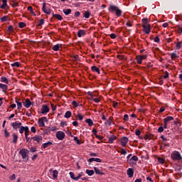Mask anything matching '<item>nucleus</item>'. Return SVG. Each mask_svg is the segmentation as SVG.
Instances as JSON below:
<instances>
[{
	"mask_svg": "<svg viewBox=\"0 0 182 182\" xmlns=\"http://www.w3.org/2000/svg\"><path fill=\"white\" fill-rule=\"evenodd\" d=\"M171 157L173 160H181V155L178 152L173 153Z\"/></svg>",
	"mask_w": 182,
	"mask_h": 182,
	"instance_id": "4",
	"label": "nucleus"
},
{
	"mask_svg": "<svg viewBox=\"0 0 182 182\" xmlns=\"http://www.w3.org/2000/svg\"><path fill=\"white\" fill-rule=\"evenodd\" d=\"M1 22H6L8 21V16H4L1 18Z\"/></svg>",
	"mask_w": 182,
	"mask_h": 182,
	"instance_id": "46",
	"label": "nucleus"
},
{
	"mask_svg": "<svg viewBox=\"0 0 182 182\" xmlns=\"http://www.w3.org/2000/svg\"><path fill=\"white\" fill-rule=\"evenodd\" d=\"M28 11H29L31 12V14H34L33 8H32V6H31L28 7Z\"/></svg>",
	"mask_w": 182,
	"mask_h": 182,
	"instance_id": "51",
	"label": "nucleus"
},
{
	"mask_svg": "<svg viewBox=\"0 0 182 182\" xmlns=\"http://www.w3.org/2000/svg\"><path fill=\"white\" fill-rule=\"evenodd\" d=\"M19 28H25V26H26V23H23V22H21L18 24Z\"/></svg>",
	"mask_w": 182,
	"mask_h": 182,
	"instance_id": "45",
	"label": "nucleus"
},
{
	"mask_svg": "<svg viewBox=\"0 0 182 182\" xmlns=\"http://www.w3.org/2000/svg\"><path fill=\"white\" fill-rule=\"evenodd\" d=\"M112 123H113V117H110L105 122V126H112Z\"/></svg>",
	"mask_w": 182,
	"mask_h": 182,
	"instance_id": "13",
	"label": "nucleus"
},
{
	"mask_svg": "<svg viewBox=\"0 0 182 182\" xmlns=\"http://www.w3.org/2000/svg\"><path fill=\"white\" fill-rule=\"evenodd\" d=\"M8 31L9 32H12V31H14V27L12 26H9L8 27Z\"/></svg>",
	"mask_w": 182,
	"mask_h": 182,
	"instance_id": "58",
	"label": "nucleus"
},
{
	"mask_svg": "<svg viewBox=\"0 0 182 182\" xmlns=\"http://www.w3.org/2000/svg\"><path fill=\"white\" fill-rule=\"evenodd\" d=\"M1 82H2L3 83H6V85L9 83V80H8V78H6V77H1Z\"/></svg>",
	"mask_w": 182,
	"mask_h": 182,
	"instance_id": "25",
	"label": "nucleus"
},
{
	"mask_svg": "<svg viewBox=\"0 0 182 182\" xmlns=\"http://www.w3.org/2000/svg\"><path fill=\"white\" fill-rule=\"evenodd\" d=\"M85 122H86V123L88 124V126H90V127H92V125L93 124V121L90 119H87L85 120Z\"/></svg>",
	"mask_w": 182,
	"mask_h": 182,
	"instance_id": "35",
	"label": "nucleus"
},
{
	"mask_svg": "<svg viewBox=\"0 0 182 182\" xmlns=\"http://www.w3.org/2000/svg\"><path fill=\"white\" fill-rule=\"evenodd\" d=\"M70 177L72 178V180H75L76 181V177L75 176V173L73 172H70Z\"/></svg>",
	"mask_w": 182,
	"mask_h": 182,
	"instance_id": "39",
	"label": "nucleus"
},
{
	"mask_svg": "<svg viewBox=\"0 0 182 182\" xmlns=\"http://www.w3.org/2000/svg\"><path fill=\"white\" fill-rule=\"evenodd\" d=\"M129 141V139L126 136H124L121 139L120 143L122 147H125L126 144H127V142Z\"/></svg>",
	"mask_w": 182,
	"mask_h": 182,
	"instance_id": "8",
	"label": "nucleus"
},
{
	"mask_svg": "<svg viewBox=\"0 0 182 182\" xmlns=\"http://www.w3.org/2000/svg\"><path fill=\"white\" fill-rule=\"evenodd\" d=\"M136 59L137 63H139V65H141V63L143 62V59L141 58V55H137L136 57Z\"/></svg>",
	"mask_w": 182,
	"mask_h": 182,
	"instance_id": "23",
	"label": "nucleus"
},
{
	"mask_svg": "<svg viewBox=\"0 0 182 182\" xmlns=\"http://www.w3.org/2000/svg\"><path fill=\"white\" fill-rule=\"evenodd\" d=\"M32 140H33L34 141H37V143H41L42 141V136H35L32 137Z\"/></svg>",
	"mask_w": 182,
	"mask_h": 182,
	"instance_id": "12",
	"label": "nucleus"
},
{
	"mask_svg": "<svg viewBox=\"0 0 182 182\" xmlns=\"http://www.w3.org/2000/svg\"><path fill=\"white\" fill-rule=\"evenodd\" d=\"M84 16L85 18H86V19H89V18H90V11H85L84 14Z\"/></svg>",
	"mask_w": 182,
	"mask_h": 182,
	"instance_id": "33",
	"label": "nucleus"
},
{
	"mask_svg": "<svg viewBox=\"0 0 182 182\" xmlns=\"http://www.w3.org/2000/svg\"><path fill=\"white\" fill-rule=\"evenodd\" d=\"M25 137H28L29 136V127H26V130L24 131Z\"/></svg>",
	"mask_w": 182,
	"mask_h": 182,
	"instance_id": "36",
	"label": "nucleus"
},
{
	"mask_svg": "<svg viewBox=\"0 0 182 182\" xmlns=\"http://www.w3.org/2000/svg\"><path fill=\"white\" fill-rule=\"evenodd\" d=\"M171 60H174V59H177V58H178V55H177V54L173 53L171 55Z\"/></svg>",
	"mask_w": 182,
	"mask_h": 182,
	"instance_id": "40",
	"label": "nucleus"
},
{
	"mask_svg": "<svg viewBox=\"0 0 182 182\" xmlns=\"http://www.w3.org/2000/svg\"><path fill=\"white\" fill-rule=\"evenodd\" d=\"M72 105L74 106V107H77L79 106V103H77L76 101H73Z\"/></svg>",
	"mask_w": 182,
	"mask_h": 182,
	"instance_id": "48",
	"label": "nucleus"
},
{
	"mask_svg": "<svg viewBox=\"0 0 182 182\" xmlns=\"http://www.w3.org/2000/svg\"><path fill=\"white\" fill-rule=\"evenodd\" d=\"M109 36L111 39H116V38L117 37L114 33L110 34Z\"/></svg>",
	"mask_w": 182,
	"mask_h": 182,
	"instance_id": "53",
	"label": "nucleus"
},
{
	"mask_svg": "<svg viewBox=\"0 0 182 182\" xmlns=\"http://www.w3.org/2000/svg\"><path fill=\"white\" fill-rule=\"evenodd\" d=\"M91 70H92V72H96L98 75H100V70L95 65L91 67Z\"/></svg>",
	"mask_w": 182,
	"mask_h": 182,
	"instance_id": "19",
	"label": "nucleus"
},
{
	"mask_svg": "<svg viewBox=\"0 0 182 182\" xmlns=\"http://www.w3.org/2000/svg\"><path fill=\"white\" fill-rule=\"evenodd\" d=\"M4 134L6 137H9V132H6V129L4 130Z\"/></svg>",
	"mask_w": 182,
	"mask_h": 182,
	"instance_id": "63",
	"label": "nucleus"
},
{
	"mask_svg": "<svg viewBox=\"0 0 182 182\" xmlns=\"http://www.w3.org/2000/svg\"><path fill=\"white\" fill-rule=\"evenodd\" d=\"M181 47H182V41H179L176 43V49L178 50V49H181Z\"/></svg>",
	"mask_w": 182,
	"mask_h": 182,
	"instance_id": "26",
	"label": "nucleus"
},
{
	"mask_svg": "<svg viewBox=\"0 0 182 182\" xmlns=\"http://www.w3.org/2000/svg\"><path fill=\"white\" fill-rule=\"evenodd\" d=\"M11 66H12L13 68H19V66H21V63H19V62H16V63H11Z\"/></svg>",
	"mask_w": 182,
	"mask_h": 182,
	"instance_id": "30",
	"label": "nucleus"
},
{
	"mask_svg": "<svg viewBox=\"0 0 182 182\" xmlns=\"http://www.w3.org/2000/svg\"><path fill=\"white\" fill-rule=\"evenodd\" d=\"M82 173H80L78 175H77V176H76V181H77V180H79V178H80V177H82Z\"/></svg>",
	"mask_w": 182,
	"mask_h": 182,
	"instance_id": "55",
	"label": "nucleus"
},
{
	"mask_svg": "<svg viewBox=\"0 0 182 182\" xmlns=\"http://www.w3.org/2000/svg\"><path fill=\"white\" fill-rule=\"evenodd\" d=\"M42 10L44 14L50 15V9L46 8V3H43Z\"/></svg>",
	"mask_w": 182,
	"mask_h": 182,
	"instance_id": "7",
	"label": "nucleus"
},
{
	"mask_svg": "<svg viewBox=\"0 0 182 182\" xmlns=\"http://www.w3.org/2000/svg\"><path fill=\"white\" fill-rule=\"evenodd\" d=\"M114 140H116V136L112 135L111 136L109 139H108V143H109L110 144H112L113 143V141H114Z\"/></svg>",
	"mask_w": 182,
	"mask_h": 182,
	"instance_id": "22",
	"label": "nucleus"
},
{
	"mask_svg": "<svg viewBox=\"0 0 182 182\" xmlns=\"http://www.w3.org/2000/svg\"><path fill=\"white\" fill-rule=\"evenodd\" d=\"M95 137L97 139H98V140H103V136H100V135L97 134V136H95Z\"/></svg>",
	"mask_w": 182,
	"mask_h": 182,
	"instance_id": "61",
	"label": "nucleus"
},
{
	"mask_svg": "<svg viewBox=\"0 0 182 182\" xmlns=\"http://www.w3.org/2000/svg\"><path fill=\"white\" fill-rule=\"evenodd\" d=\"M158 161H159V163H160L161 164H164V159L159 158V159H158Z\"/></svg>",
	"mask_w": 182,
	"mask_h": 182,
	"instance_id": "50",
	"label": "nucleus"
},
{
	"mask_svg": "<svg viewBox=\"0 0 182 182\" xmlns=\"http://www.w3.org/2000/svg\"><path fill=\"white\" fill-rule=\"evenodd\" d=\"M0 89H2L3 92H6L8 90V85L0 83Z\"/></svg>",
	"mask_w": 182,
	"mask_h": 182,
	"instance_id": "18",
	"label": "nucleus"
},
{
	"mask_svg": "<svg viewBox=\"0 0 182 182\" xmlns=\"http://www.w3.org/2000/svg\"><path fill=\"white\" fill-rule=\"evenodd\" d=\"M86 35V31L85 30H80L77 32L78 38H82V36H85Z\"/></svg>",
	"mask_w": 182,
	"mask_h": 182,
	"instance_id": "16",
	"label": "nucleus"
},
{
	"mask_svg": "<svg viewBox=\"0 0 182 182\" xmlns=\"http://www.w3.org/2000/svg\"><path fill=\"white\" fill-rule=\"evenodd\" d=\"M63 12L65 14V15H70V14L72 12V9H63Z\"/></svg>",
	"mask_w": 182,
	"mask_h": 182,
	"instance_id": "28",
	"label": "nucleus"
},
{
	"mask_svg": "<svg viewBox=\"0 0 182 182\" xmlns=\"http://www.w3.org/2000/svg\"><path fill=\"white\" fill-rule=\"evenodd\" d=\"M94 170H95L96 174H100V175L103 174V173L100 171V169H99V168L94 167Z\"/></svg>",
	"mask_w": 182,
	"mask_h": 182,
	"instance_id": "31",
	"label": "nucleus"
},
{
	"mask_svg": "<svg viewBox=\"0 0 182 182\" xmlns=\"http://www.w3.org/2000/svg\"><path fill=\"white\" fill-rule=\"evenodd\" d=\"M171 120H174V117H167L166 118H165L164 119V123H168V122H171Z\"/></svg>",
	"mask_w": 182,
	"mask_h": 182,
	"instance_id": "20",
	"label": "nucleus"
},
{
	"mask_svg": "<svg viewBox=\"0 0 182 182\" xmlns=\"http://www.w3.org/2000/svg\"><path fill=\"white\" fill-rule=\"evenodd\" d=\"M43 23H45V20L41 19L38 23V26H42V25H43Z\"/></svg>",
	"mask_w": 182,
	"mask_h": 182,
	"instance_id": "49",
	"label": "nucleus"
},
{
	"mask_svg": "<svg viewBox=\"0 0 182 182\" xmlns=\"http://www.w3.org/2000/svg\"><path fill=\"white\" fill-rule=\"evenodd\" d=\"M29 154V151H28V149H21L19 151V154H21L22 159H23V160L25 161H28V154Z\"/></svg>",
	"mask_w": 182,
	"mask_h": 182,
	"instance_id": "2",
	"label": "nucleus"
},
{
	"mask_svg": "<svg viewBox=\"0 0 182 182\" xmlns=\"http://www.w3.org/2000/svg\"><path fill=\"white\" fill-rule=\"evenodd\" d=\"M89 163H92V161H96L97 163H102V159L99 158H90L88 160Z\"/></svg>",
	"mask_w": 182,
	"mask_h": 182,
	"instance_id": "14",
	"label": "nucleus"
},
{
	"mask_svg": "<svg viewBox=\"0 0 182 182\" xmlns=\"http://www.w3.org/2000/svg\"><path fill=\"white\" fill-rule=\"evenodd\" d=\"M65 134L62 131H58L56 133V138L58 139V140H63V139H65Z\"/></svg>",
	"mask_w": 182,
	"mask_h": 182,
	"instance_id": "6",
	"label": "nucleus"
},
{
	"mask_svg": "<svg viewBox=\"0 0 182 182\" xmlns=\"http://www.w3.org/2000/svg\"><path fill=\"white\" fill-rule=\"evenodd\" d=\"M131 161H137V160H139V158L137 157V156H134L131 158Z\"/></svg>",
	"mask_w": 182,
	"mask_h": 182,
	"instance_id": "44",
	"label": "nucleus"
},
{
	"mask_svg": "<svg viewBox=\"0 0 182 182\" xmlns=\"http://www.w3.org/2000/svg\"><path fill=\"white\" fill-rule=\"evenodd\" d=\"M72 116V112L70 111H67L65 114V117L66 119H70V117Z\"/></svg>",
	"mask_w": 182,
	"mask_h": 182,
	"instance_id": "32",
	"label": "nucleus"
},
{
	"mask_svg": "<svg viewBox=\"0 0 182 182\" xmlns=\"http://www.w3.org/2000/svg\"><path fill=\"white\" fill-rule=\"evenodd\" d=\"M54 18H56V19H58V21H62L63 19V17H62L60 14H53Z\"/></svg>",
	"mask_w": 182,
	"mask_h": 182,
	"instance_id": "34",
	"label": "nucleus"
},
{
	"mask_svg": "<svg viewBox=\"0 0 182 182\" xmlns=\"http://www.w3.org/2000/svg\"><path fill=\"white\" fill-rule=\"evenodd\" d=\"M164 131V128L163 127H160L159 129H158V132L159 133H162V132Z\"/></svg>",
	"mask_w": 182,
	"mask_h": 182,
	"instance_id": "54",
	"label": "nucleus"
},
{
	"mask_svg": "<svg viewBox=\"0 0 182 182\" xmlns=\"http://www.w3.org/2000/svg\"><path fill=\"white\" fill-rule=\"evenodd\" d=\"M50 171L53 174V179L58 178V174H59V172H58V171H56V170L52 171V169H50Z\"/></svg>",
	"mask_w": 182,
	"mask_h": 182,
	"instance_id": "15",
	"label": "nucleus"
},
{
	"mask_svg": "<svg viewBox=\"0 0 182 182\" xmlns=\"http://www.w3.org/2000/svg\"><path fill=\"white\" fill-rule=\"evenodd\" d=\"M49 113V107L46 105H43L41 107V114H46Z\"/></svg>",
	"mask_w": 182,
	"mask_h": 182,
	"instance_id": "5",
	"label": "nucleus"
},
{
	"mask_svg": "<svg viewBox=\"0 0 182 182\" xmlns=\"http://www.w3.org/2000/svg\"><path fill=\"white\" fill-rule=\"evenodd\" d=\"M85 173H87L88 176H93V174H95V171L87 169Z\"/></svg>",
	"mask_w": 182,
	"mask_h": 182,
	"instance_id": "29",
	"label": "nucleus"
},
{
	"mask_svg": "<svg viewBox=\"0 0 182 182\" xmlns=\"http://www.w3.org/2000/svg\"><path fill=\"white\" fill-rule=\"evenodd\" d=\"M53 144L52 141H48L47 143L43 144V149H48L49 146H52Z\"/></svg>",
	"mask_w": 182,
	"mask_h": 182,
	"instance_id": "21",
	"label": "nucleus"
},
{
	"mask_svg": "<svg viewBox=\"0 0 182 182\" xmlns=\"http://www.w3.org/2000/svg\"><path fill=\"white\" fill-rule=\"evenodd\" d=\"M74 141H76L77 144H82V142L80 141V140H79L77 136L74 137Z\"/></svg>",
	"mask_w": 182,
	"mask_h": 182,
	"instance_id": "41",
	"label": "nucleus"
},
{
	"mask_svg": "<svg viewBox=\"0 0 182 182\" xmlns=\"http://www.w3.org/2000/svg\"><path fill=\"white\" fill-rule=\"evenodd\" d=\"M75 18H77V17L80 16V12H79V11L75 12Z\"/></svg>",
	"mask_w": 182,
	"mask_h": 182,
	"instance_id": "59",
	"label": "nucleus"
},
{
	"mask_svg": "<svg viewBox=\"0 0 182 182\" xmlns=\"http://www.w3.org/2000/svg\"><path fill=\"white\" fill-rule=\"evenodd\" d=\"M16 103H17V107L18 110H21V109H22V102H18V100H16Z\"/></svg>",
	"mask_w": 182,
	"mask_h": 182,
	"instance_id": "38",
	"label": "nucleus"
},
{
	"mask_svg": "<svg viewBox=\"0 0 182 182\" xmlns=\"http://www.w3.org/2000/svg\"><path fill=\"white\" fill-rule=\"evenodd\" d=\"M124 120L125 122H129V115L128 114H124Z\"/></svg>",
	"mask_w": 182,
	"mask_h": 182,
	"instance_id": "52",
	"label": "nucleus"
},
{
	"mask_svg": "<svg viewBox=\"0 0 182 182\" xmlns=\"http://www.w3.org/2000/svg\"><path fill=\"white\" fill-rule=\"evenodd\" d=\"M127 176L131 178L132 177H133L134 172L133 171V168H128L127 171Z\"/></svg>",
	"mask_w": 182,
	"mask_h": 182,
	"instance_id": "11",
	"label": "nucleus"
},
{
	"mask_svg": "<svg viewBox=\"0 0 182 182\" xmlns=\"http://www.w3.org/2000/svg\"><path fill=\"white\" fill-rule=\"evenodd\" d=\"M31 130L32 133H36V128H35V127H32Z\"/></svg>",
	"mask_w": 182,
	"mask_h": 182,
	"instance_id": "60",
	"label": "nucleus"
},
{
	"mask_svg": "<svg viewBox=\"0 0 182 182\" xmlns=\"http://www.w3.org/2000/svg\"><path fill=\"white\" fill-rule=\"evenodd\" d=\"M15 178H16V176H15V174H13L9 177V180H11V181L15 180Z\"/></svg>",
	"mask_w": 182,
	"mask_h": 182,
	"instance_id": "57",
	"label": "nucleus"
},
{
	"mask_svg": "<svg viewBox=\"0 0 182 182\" xmlns=\"http://www.w3.org/2000/svg\"><path fill=\"white\" fill-rule=\"evenodd\" d=\"M120 153H121V154L124 155V154H127V151H126L125 149H122Z\"/></svg>",
	"mask_w": 182,
	"mask_h": 182,
	"instance_id": "64",
	"label": "nucleus"
},
{
	"mask_svg": "<svg viewBox=\"0 0 182 182\" xmlns=\"http://www.w3.org/2000/svg\"><path fill=\"white\" fill-rule=\"evenodd\" d=\"M119 105V103L117 102H113V107H114L116 109V107H117V106Z\"/></svg>",
	"mask_w": 182,
	"mask_h": 182,
	"instance_id": "62",
	"label": "nucleus"
},
{
	"mask_svg": "<svg viewBox=\"0 0 182 182\" xmlns=\"http://www.w3.org/2000/svg\"><path fill=\"white\" fill-rule=\"evenodd\" d=\"M48 119H46V117H43L40 118L38 121L39 127H45V122H47Z\"/></svg>",
	"mask_w": 182,
	"mask_h": 182,
	"instance_id": "3",
	"label": "nucleus"
},
{
	"mask_svg": "<svg viewBox=\"0 0 182 182\" xmlns=\"http://www.w3.org/2000/svg\"><path fill=\"white\" fill-rule=\"evenodd\" d=\"M23 105L24 107H26V109H29V107H31V105H32V102H31V100L29 99H26Z\"/></svg>",
	"mask_w": 182,
	"mask_h": 182,
	"instance_id": "10",
	"label": "nucleus"
},
{
	"mask_svg": "<svg viewBox=\"0 0 182 182\" xmlns=\"http://www.w3.org/2000/svg\"><path fill=\"white\" fill-rule=\"evenodd\" d=\"M117 16H122V10L118 9L117 11L116 12Z\"/></svg>",
	"mask_w": 182,
	"mask_h": 182,
	"instance_id": "47",
	"label": "nucleus"
},
{
	"mask_svg": "<svg viewBox=\"0 0 182 182\" xmlns=\"http://www.w3.org/2000/svg\"><path fill=\"white\" fill-rule=\"evenodd\" d=\"M76 117L78 118V120H83V115H82L80 113H78V114L76 115Z\"/></svg>",
	"mask_w": 182,
	"mask_h": 182,
	"instance_id": "42",
	"label": "nucleus"
},
{
	"mask_svg": "<svg viewBox=\"0 0 182 182\" xmlns=\"http://www.w3.org/2000/svg\"><path fill=\"white\" fill-rule=\"evenodd\" d=\"M60 48H62V45L57 44L53 47V50H55V52L59 50Z\"/></svg>",
	"mask_w": 182,
	"mask_h": 182,
	"instance_id": "24",
	"label": "nucleus"
},
{
	"mask_svg": "<svg viewBox=\"0 0 182 182\" xmlns=\"http://www.w3.org/2000/svg\"><path fill=\"white\" fill-rule=\"evenodd\" d=\"M11 126L13 129H15V130H16V129L21 128V126H22V123L19 122H13L11 124Z\"/></svg>",
	"mask_w": 182,
	"mask_h": 182,
	"instance_id": "9",
	"label": "nucleus"
},
{
	"mask_svg": "<svg viewBox=\"0 0 182 182\" xmlns=\"http://www.w3.org/2000/svg\"><path fill=\"white\" fill-rule=\"evenodd\" d=\"M18 142V135L13 134V143L16 144Z\"/></svg>",
	"mask_w": 182,
	"mask_h": 182,
	"instance_id": "27",
	"label": "nucleus"
},
{
	"mask_svg": "<svg viewBox=\"0 0 182 182\" xmlns=\"http://www.w3.org/2000/svg\"><path fill=\"white\" fill-rule=\"evenodd\" d=\"M135 134H136V136H140V134H141V132H140V130L136 129V131H135Z\"/></svg>",
	"mask_w": 182,
	"mask_h": 182,
	"instance_id": "56",
	"label": "nucleus"
},
{
	"mask_svg": "<svg viewBox=\"0 0 182 182\" xmlns=\"http://www.w3.org/2000/svg\"><path fill=\"white\" fill-rule=\"evenodd\" d=\"M177 32L178 33H182V24L178 26Z\"/></svg>",
	"mask_w": 182,
	"mask_h": 182,
	"instance_id": "43",
	"label": "nucleus"
},
{
	"mask_svg": "<svg viewBox=\"0 0 182 182\" xmlns=\"http://www.w3.org/2000/svg\"><path fill=\"white\" fill-rule=\"evenodd\" d=\"M109 11H112V12H117L119 10V7H117V6L114 5H111L109 6Z\"/></svg>",
	"mask_w": 182,
	"mask_h": 182,
	"instance_id": "17",
	"label": "nucleus"
},
{
	"mask_svg": "<svg viewBox=\"0 0 182 182\" xmlns=\"http://www.w3.org/2000/svg\"><path fill=\"white\" fill-rule=\"evenodd\" d=\"M142 28H143V31L144 33H146V35H149L150 32H151V26H150V23H149V19L147 18H143L142 21Z\"/></svg>",
	"mask_w": 182,
	"mask_h": 182,
	"instance_id": "1",
	"label": "nucleus"
},
{
	"mask_svg": "<svg viewBox=\"0 0 182 182\" xmlns=\"http://www.w3.org/2000/svg\"><path fill=\"white\" fill-rule=\"evenodd\" d=\"M26 129V127H21L19 129V133L23 134V132Z\"/></svg>",
	"mask_w": 182,
	"mask_h": 182,
	"instance_id": "37",
	"label": "nucleus"
}]
</instances>
